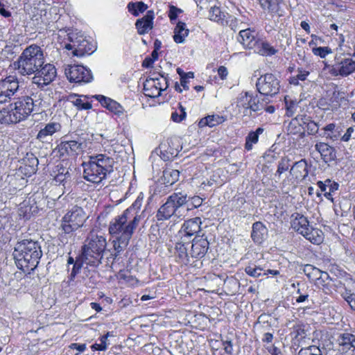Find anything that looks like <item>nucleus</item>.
I'll list each match as a JSON object with an SVG mask.
<instances>
[{"mask_svg": "<svg viewBox=\"0 0 355 355\" xmlns=\"http://www.w3.org/2000/svg\"><path fill=\"white\" fill-rule=\"evenodd\" d=\"M141 202V199L138 197L122 214L116 216L110 223L109 233L115 237L113 246L116 251V257L127 248L135 230L139 225L141 219V214L139 213Z\"/></svg>", "mask_w": 355, "mask_h": 355, "instance_id": "1", "label": "nucleus"}, {"mask_svg": "<svg viewBox=\"0 0 355 355\" xmlns=\"http://www.w3.org/2000/svg\"><path fill=\"white\" fill-rule=\"evenodd\" d=\"M115 161L106 153H99L89 157L84 162L83 178L94 184H100L114 171Z\"/></svg>", "mask_w": 355, "mask_h": 355, "instance_id": "2", "label": "nucleus"}, {"mask_svg": "<svg viewBox=\"0 0 355 355\" xmlns=\"http://www.w3.org/2000/svg\"><path fill=\"white\" fill-rule=\"evenodd\" d=\"M13 256L16 264L24 272L33 271L42 256L40 243L33 239H23L15 247Z\"/></svg>", "mask_w": 355, "mask_h": 355, "instance_id": "3", "label": "nucleus"}, {"mask_svg": "<svg viewBox=\"0 0 355 355\" xmlns=\"http://www.w3.org/2000/svg\"><path fill=\"white\" fill-rule=\"evenodd\" d=\"M44 63V56L42 49L32 44L26 47L14 63L18 73L22 76L35 73Z\"/></svg>", "mask_w": 355, "mask_h": 355, "instance_id": "4", "label": "nucleus"}, {"mask_svg": "<svg viewBox=\"0 0 355 355\" xmlns=\"http://www.w3.org/2000/svg\"><path fill=\"white\" fill-rule=\"evenodd\" d=\"M107 246L106 239L101 235H93L87 243L82 248V252L79 259L76 261L74 266L80 261L87 265L98 266L101 263L103 252Z\"/></svg>", "mask_w": 355, "mask_h": 355, "instance_id": "5", "label": "nucleus"}, {"mask_svg": "<svg viewBox=\"0 0 355 355\" xmlns=\"http://www.w3.org/2000/svg\"><path fill=\"white\" fill-rule=\"evenodd\" d=\"M33 99L29 96L19 98L10 108L1 111V121L4 123H16L26 119L33 112Z\"/></svg>", "mask_w": 355, "mask_h": 355, "instance_id": "6", "label": "nucleus"}, {"mask_svg": "<svg viewBox=\"0 0 355 355\" xmlns=\"http://www.w3.org/2000/svg\"><path fill=\"white\" fill-rule=\"evenodd\" d=\"M85 220V213L81 207L74 206L68 211L62 218L61 227L64 235L60 234L61 241L64 242V236L67 234L71 237L73 232L84 225Z\"/></svg>", "mask_w": 355, "mask_h": 355, "instance_id": "7", "label": "nucleus"}, {"mask_svg": "<svg viewBox=\"0 0 355 355\" xmlns=\"http://www.w3.org/2000/svg\"><path fill=\"white\" fill-rule=\"evenodd\" d=\"M187 193L183 191L175 192L168 197L166 202L157 211L156 218L158 220L169 219L176 214L178 209L187 202Z\"/></svg>", "mask_w": 355, "mask_h": 355, "instance_id": "8", "label": "nucleus"}, {"mask_svg": "<svg viewBox=\"0 0 355 355\" xmlns=\"http://www.w3.org/2000/svg\"><path fill=\"white\" fill-rule=\"evenodd\" d=\"M64 73L70 83L81 85L89 83L93 80L91 70L83 65H67Z\"/></svg>", "mask_w": 355, "mask_h": 355, "instance_id": "9", "label": "nucleus"}, {"mask_svg": "<svg viewBox=\"0 0 355 355\" xmlns=\"http://www.w3.org/2000/svg\"><path fill=\"white\" fill-rule=\"evenodd\" d=\"M256 87L261 94L274 96L279 91V80L273 74L266 73L258 78Z\"/></svg>", "mask_w": 355, "mask_h": 355, "instance_id": "10", "label": "nucleus"}, {"mask_svg": "<svg viewBox=\"0 0 355 355\" xmlns=\"http://www.w3.org/2000/svg\"><path fill=\"white\" fill-rule=\"evenodd\" d=\"M345 94L338 90L327 91L324 96L319 99L318 106L324 111H336L345 101Z\"/></svg>", "mask_w": 355, "mask_h": 355, "instance_id": "11", "label": "nucleus"}, {"mask_svg": "<svg viewBox=\"0 0 355 355\" xmlns=\"http://www.w3.org/2000/svg\"><path fill=\"white\" fill-rule=\"evenodd\" d=\"M168 86L167 78L163 76L159 78H148L144 83V94L150 98L158 97Z\"/></svg>", "mask_w": 355, "mask_h": 355, "instance_id": "12", "label": "nucleus"}, {"mask_svg": "<svg viewBox=\"0 0 355 355\" xmlns=\"http://www.w3.org/2000/svg\"><path fill=\"white\" fill-rule=\"evenodd\" d=\"M33 83L40 87L50 84L56 76V69L53 64H43L35 73Z\"/></svg>", "mask_w": 355, "mask_h": 355, "instance_id": "13", "label": "nucleus"}, {"mask_svg": "<svg viewBox=\"0 0 355 355\" xmlns=\"http://www.w3.org/2000/svg\"><path fill=\"white\" fill-rule=\"evenodd\" d=\"M209 243L204 235L196 236L190 245L191 257L193 262L205 257L209 249Z\"/></svg>", "mask_w": 355, "mask_h": 355, "instance_id": "14", "label": "nucleus"}, {"mask_svg": "<svg viewBox=\"0 0 355 355\" xmlns=\"http://www.w3.org/2000/svg\"><path fill=\"white\" fill-rule=\"evenodd\" d=\"M189 249H190L189 241L181 239L176 243L174 254L177 262L184 265L193 262Z\"/></svg>", "mask_w": 355, "mask_h": 355, "instance_id": "15", "label": "nucleus"}, {"mask_svg": "<svg viewBox=\"0 0 355 355\" xmlns=\"http://www.w3.org/2000/svg\"><path fill=\"white\" fill-rule=\"evenodd\" d=\"M202 221L200 218L196 217L184 221L182 225L180 234L181 239L189 240L190 237L198 233L200 230Z\"/></svg>", "mask_w": 355, "mask_h": 355, "instance_id": "16", "label": "nucleus"}, {"mask_svg": "<svg viewBox=\"0 0 355 355\" xmlns=\"http://www.w3.org/2000/svg\"><path fill=\"white\" fill-rule=\"evenodd\" d=\"M354 71H355V61L351 58L345 59L334 64L331 69V73L334 76H347Z\"/></svg>", "mask_w": 355, "mask_h": 355, "instance_id": "17", "label": "nucleus"}, {"mask_svg": "<svg viewBox=\"0 0 355 355\" xmlns=\"http://www.w3.org/2000/svg\"><path fill=\"white\" fill-rule=\"evenodd\" d=\"M155 18L154 11L148 10L146 14L141 19L137 20L135 26L139 35H144L148 33L153 28V19Z\"/></svg>", "mask_w": 355, "mask_h": 355, "instance_id": "18", "label": "nucleus"}, {"mask_svg": "<svg viewBox=\"0 0 355 355\" xmlns=\"http://www.w3.org/2000/svg\"><path fill=\"white\" fill-rule=\"evenodd\" d=\"M303 270L307 277L310 280H315L318 285L321 284L322 282H324L329 278L327 272L322 271L311 264L305 265Z\"/></svg>", "mask_w": 355, "mask_h": 355, "instance_id": "19", "label": "nucleus"}, {"mask_svg": "<svg viewBox=\"0 0 355 355\" xmlns=\"http://www.w3.org/2000/svg\"><path fill=\"white\" fill-rule=\"evenodd\" d=\"M308 174V164L304 159L295 162L290 170V175L297 182L302 181Z\"/></svg>", "mask_w": 355, "mask_h": 355, "instance_id": "20", "label": "nucleus"}, {"mask_svg": "<svg viewBox=\"0 0 355 355\" xmlns=\"http://www.w3.org/2000/svg\"><path fill=\"white\" fill-rule=\"evenodd\" d=\"M261 7L272 16H283L282 0H259Z\"/></svg>", "mask_w": 355, "mask_h": 355, "instance_id": "21", "label": "nucleus"}, {"mask_svg": "<svg viewBox=\"0 0 355 355\" xmlns=\"http://www.w3.org/2000/svg\"><path fill=\"white\" fill-rule=\"evenodd\" d=\"M291 227L292 228L303 235L309 230V222L306 217L299 213H294L291 215Z\"/></svg>", "mask_w": 355, "mask_h": 355, "instance_id": "22", "label": "nucleus"}, {"mask_svg": "<svg viewBox=\"0 0 355 355\" xmlns=\"http://www.w3.org/2000/svg\"><path fill=\"white\" fill-rule=\"evenodd\" d=\"M238 40L245 48L253 50L258 42L259 38L256 37L254 31L250 28H246L240 31Z\"/></svg>", "mask_w": 355, "mask_h": 355, "instance_id": "23", "label": "nucleus"}, {"mask_svg": "<svg viewBox=\"0 0 355 355\" xmlns=\"http://www.w3.org/2000/svg\"><path fill=\"white\" fill-rule=\"evenodd\" d=\"M19 89V82L15 76H8L0 81V92L12 96Z\"/></svg>", "mask_w": 355, "mask_h": 355, "instance_id": "24", "label": "nucleus"}, {"mask_svg": "<svg viewBox=\"0 0 355 355\" xmlns=\"http://www.w3.org/2000/svg\"><path fill=\"white\" fill-rule=\"evenodd\" d=\"M89 42L82 39L73 43V44H68L65 45V48L69 50L73 49V55L78 57L84 56L85 54L89 55L93 52L91 48L88 47Z\"/></svg>", "mask_w": 355, "mask_h": 355, "instance_id": "25", "label": "nucleus"}, {"mask_svg": "<svg viewBox=\"0 0 355 355\" xmlns=\"http://www.w3.org/2000/svg\"><path fill=\"white\" fill-rule=\"evenodd\" d=\"M60 129L61 125L59 123L49 122L39 131L37 139L42 142H46L54 133L59 132Z\"/></svg>", "mask_w": 355, "mask_h": 355, "instance_id": "26", "label": "nucleus"}, {"mask_svg": "<svg viewBox=\"0 0 355 355\" xmlns=\"http://www.w3.org/2000/svg\"><path fill=\"white\" fill-rule=\"evenodd\" d=\"M338 343L340 346L339 350L343 355L347 354V351L355 350V336L351 334H343L338 338Z\"/></svg>", "mask_w": 355, "mask_h": 355, "instance_id": "27", "label": "nucleus"}, {"mask_svg": "<svg viewBox=\"0 0 355 355\" xmlns=\"http://www.w3.org/2000/svg\"><path fill=\"white\" fill-rule=\"evenodd\" d=\"M83 150V143L77 141H63L59 146V150L63 155H78Z\"/></svg>", "mask_w": 355, "mask_h": 355, "instance_id": "28", "label": "nucleus"}, {"mask_svg": "<svg viewBox=\"0 0 355 355\" xmlns=\"http://www.w3.org/2000/svg\"><path fill=\"white\" fill-rule=\"evenodd\" d=\"M268 236L267 227L259 221L255 222L252 225L251 237L257 243H261Z\"/></svg>", "mask_w": 355, "mask_h": 355, "instance_id": "29", "label": "nucleus"}, {"mask_svg": "<svg viewBox=\"0 0 355 355\" xmlns=\"http://www.w3.org/2000/svg\"><path fill=\"white\" fill-rule=\"evenodd\" d=\"M252 99V92H245L239 94L236 100V107L239 113L243 116L248 114V105L249 101Z\"/></svg>", "mask_w": 355, "mask_h": 355, "instance_id": "30", "label": "nucleus"}, {"mask_svg": "<svg viewBox=\"0 0 355 355\" xmlns=\"http://www.w3.org/2000/svg\"><path fill=\"white\" fill-rule=\"evenodd\" d=\"M227 16L228 13L222 11L218 6H212L209 10V19L222 26H225V24H227Z\"/></svg>", "mask_w": 355, "mask_h": 355, "instance_id": "31", "label": "nucleus"}, {"mask_svg": "<svg viewBox=\"0 0 355 355\" xmlns=\"http://www.w3.org/2000/svg\"><path fill=\"white\" fill-rule=\"evenodd\" d=\"M37 158L33 154H27V157L24 159V166H21L20 168L24 171L25 175L31 176L37 171Z\"/></svg>", "mask_w": 355, "mask_h": 355, "instance_id": "32", "label": "nucleus"}, {"mask_svg": "<svg viewBox=\"0 0 355 355\" xmlns=\"http://www.w3.org/2000/svg\"><path fill=\"white\" fill-rule=\"evenodd\" d=\"M226 117L218 114L208 115L200 119L198 125L200 128L209 126L210 128L220 125L225 122Z\"/></svg>", "mask_w": 355, "mask_h": 355, "instance_id": "33", "label": "nucleus"}, {"mask_svg": "<svg viewBox=\"0 0 355 355\" xmlns=\"http://www.w3.org/2000/svg\"><path fill=\"white\" fill-rule=\"evenodd\" d=\"M254 52L263 56L275 55L277 50L268 42L259 39L257 44L253 49Z\"/></svg>", "mask_w": 355, "mask_h": 355, "instance_id": "34", "label": "nucleus"}, {"mask_svg": "<svg viewBox=\"0 0 355 355\" xmlns=\"http://www.w3.org/2000/svg\"><path fill=\"white\" fill-rule=\"evenodd\" d=\"M302 236L313 244L321 243L324 239V234L321 230L311 226H309V230H306V233Z\"/></svg>", "mask_w": 355, "mask_h": 355, "instance_id": "35", "label": "nucleus"}, {"mask_svg": "<svg viewBox=\"0 0 355 355\" xmlns=\"http://www.w3.org/2000/svg\"><path fill=\"white\" fill-rule=\"evenodd\" d=\"M179 177L180 172L178 170L168 168L164 171L161 182L166 187L171 186L179 180Z\"/></svg>", "mask_w": 355, "mask_h": 355, "instance_id": "36", "label": "nucleus"}, {"mask_svg": "<svg viewBox=\"0 0 355 355\" xmlns=\"http://www.w3.org/2000/svg\"><path fill=\"white\" fill-rule=\"evenodd\" d=\"M189 35V29L186 28L184 22L178 21L174 28L173 40L178 44L183 43Z\"/></svg>", "mask_w": 355, "mask_h": 355, "instance_id": "37", "label": "nucleus"}, {"mask_svg": "<svg viewBox=\"0 0 355 355\" xmlns=\"http://www.w3.org/2000/svg\"><path fill=\"white\" fill-rule=\"evenodd\" d=\"M84 99H82L81 96L73 94L67 96V101L71 102L73 105L77 107L78 110H89L92 108V104L85 101L87 96H83Z\"/></svg>", "mask_w": 355, "mask_h": 355, "instance_id": "38", "label": "nucleus"}, {"mask_svg": "<svg viewBox=\"0 0 355 355\" xmlns=\"http://www.w3.org/2000/svg\"><path fill=\"white\" fill-rule=\"evenodd\" d=\"M248 105V116H252V113L261 111L263 109V103L261 102L257 95L252 93V99L249 101Z\"/></svg>", "mask_w": 355, "mask_h": 355, "instance_id": "39", "label": "nucleus"}, {"mask_svg": "<svg viewBox=\"0 0 355 355\" xmlns=\"http://www.w3.org/2000/svg\"><path fill=\"white\" fill-rule=\"evenodd\" d=\"M263 129L262 128H258L256 131L251 132L248 134L245 139V148L247 150H250L252 148L253 144H255L259 141V135L262 134Z\"/></svg>", "mask_w": 355, "mask_h": 355, "instance_id": "40", "label": "nucleus"}, {"mask_svg": "<svg viewBox=\"0 0 355 355\" xmlns=\"http://www.w3.org/2000/svg\"><path fill=\"white\" fill-rule=\"evenodd\" d=\"M291 335L298 341L306 336L305 326L303 324H296L293 327Z\"/></svg>", "mask_w": 355, "mask_h": 355, "instance_id": "41", "label": "nucleus"}, {"mask_svg": "<svg viewBox=\"0 0 355 355\" xmlns=\"http://www.w3.org/2000/svg\"><path fill=\"white\" fill-rule=\"evenodd\" d=\"M69 180L70 174L67 170L64 171V169L62 172L58 173L53 179L55 184H62L64 188Z\"/></svg>", "mask_w": 355, "mask_h": 355, "instance_id": "42", "label": "nucleus"}, {"mask_svg": "<svg viewBox=\"0 0 355 355\" xmlns=\"http://www.w3.org/2000/svg\"><path fill=\"white\" fill-rule=\"evenodd\" d=\"M291 159L288 157H283L278 162L277 169L275 173V176H278L280 178L281 175L286 171L290 166Z\"/></svg>", "mask_w": 355, "mask_h": 355, "instance_id": "43", "label": "nucleus"}, {"mask_svg": "<svg viewBox=\"0 0 355 355\" xmlns=\"http://www.w3.org/2000/svg\"><path fill=\"white\" fill-rule=\"evenodd\" d=\"M327 184H328L327 192L324 193V196L327 199L333 201V193L338 189L339 184L329 179H327Z\"/></svg>", "mask_w": 355, "mask_h": 355, "instance_id": "44", "label": "nucleus"}, {"mask_svg": "<svg viewBox=\"0 0 355 355\" xmlns=\"http://www.w3.org/2000/svg\"><path fill=\"white\" fill-rule=\"evenodd\" d=\"M96 98L101 102L103 105L107 107L109 110H116V107H119L116 102L111 100L110 98H106L104 96L99 95L96 96Z\"/></svg>", "mask_w": 355, "mask_h": 355, "instance_id": "45", "label": "nucleus"}, {"mask_svg": "<svg viewBox=\"0 0 355 355\" xmlns=\"http://www.w3.org/2000/svg\"><path fill=\"white\" fill-rule=\"evenodd\" d=\"M225 25L229 26L232 30L236 31L242 28L243 22L240 21L235 17L228 14V16L227 17V24Z\"/></svg>", "mask_w": 355, "mask_h": 355, "instance_id": "46", "label": "nucleus"}, {"mask_svg": "<svg viewBox=\"0 0 355 355\" xmlns=\"http://www.w3.org/2000/svg\"><path fill=\"white\" fill-rule=\"evenodd\" d=\"M298 355H323L322 354L321 349L315 346H309L308 347L302 348L299 352Z\"/></svg>", "mask_w": 355, "mask_h": 355, "instance_id": "47", "label": "nucleus"}, {"mask_svg": "<svg viewBox=\"0 0 355 355\" xmlns=\"http://www.w3.org/2000/svg\"><path fill=\"white\" fill-rule=\"evenodd\" d=\"M315 148L317 151H318L320 153L321 156L323 157H326L328 155H331L333 151V148L331 146H329L326 143L322 142L316 144L315 146Z\"/></svg>", "mask_w": 355, "mask_h": 355, "instance_id": "48", "label": "nucleus"}, {"mask_svg": "<svg viewBox=\"0 0 355 355\" xmlns=\"http://www.w3.org/2000/svg\"><path fill=\"white\" fill-rule=\"evenodd\" d=\"M110 336H113L112 333L107 332L105 335L103 336L100 338V341H101V345H98L97 343H95L92 346V349L94 350L105 351L107 347V339L108 337Z\"/></svg>", "mask_w": 355, "mask_h": 355, "instance_id": "49", "label": "nucleus"}, {"mask_svg": "<svg viewBox=\"0 0 355 355\" xmlns=\"http://www.w3.org/2000/svg\"><path fill=\"white\" fill-rule=\"evenodd\" d=\"M263 268L259 266L250 265L245 267V272L250 276L253 277H259L263 274L261 273Z\"/></svg>", "mask_w": 355, "mask_h": 355, "instance_id": "50", "label": "nucleus"}, {"mask_svg": "<svg viewBox=\"0 0 355 355\" xmlns=\"http://www.w3.org/2000/svg\"><path fill=\"white\" fill-rule=\"evenodd\" d=\"M312 52L314 55L320 56L322 58H324L327 55L331 53V49L328 46H320L313 48Z\"/></svg>", "mask_w": 355, "mask_h": 355, "instance_id": "51", "label": "nucleus"}, {"mask_svg": "<svg viewBox=\"0 0 355 355\" xmlns=\"http://www.w3.org/2000/svg\"><path fill=\"white\" fill-rule=\"evenodd\" d=\"M180 113L175 111L171 114V119L175 122H181L186 117V112L182 105H180Z\"/></svg>", "mask_w": 355, "mask_h": 355, "instance_id": "52", "label": "nucleus"}, {"mask_svg": "<svg viewBox=\"0 0 355 355\" xmlns=\"http://www.w3.org/2000/svg\"><path fill=\"white\" fill-rule=\"evenodd\" d=\"M19 214L20 216H23L24 219H29L31 218V207L29 206L24 205L21 206L19 209Z\"/></svg>", "mask_w": 355, "mask_h": 355, "instance_id": "53", "label": "nucleus"}, {"mask_svg": "<svg viewBox=\"0 0 355 355\" xmlns=\"http://www.w3.org/2000/svg\"><path fill=\"white\" fill-rule=\"evenodd\" d=\"M136 7L137 9L132 12L134 16H138L140 12H144L148 8L147 5L142 1L137 2Z\"/></svg>", "mask_w": 355, "mask_h": 355, "instance_id": "54", "label": "nucleus"}, {"mask_svg": "<svg viewBox=\"0 0 355 355\" xmlns=\"http://www.w3.org/2000/svg\"><path fill=\"white\" fill-rule=\"evenodd\" d=\"M310 74L309 71L306 70L302 67H299L297 69V78L301 81H304L308 76Z\"/></svg>", "mask_w": 355, "mask_h": 355, "instance_id": "55", "label": "nucleus"}, {"mask_svg": "<svg viewBox=\"0 0 355 355\" xmlns=\"http://www.w3.org/2000/svg\"><path fill=\"white\" fill-rule=\"evenodd\" d=\"M311 290H309V291H304V293H300V295L297 296L295 297V301L297 303H302L305 302H309V291Z\"/></svg>", "mask_w": 355, "mask_h": 355, "instance_id": "56", "label": "nucleus"}, {"mask_svg": "<svg viewBox=\"0 0 355 355\" xmlns=\"http://www.w3.org/2000/svg\"><path fill=\"white\" fill-rule=\"evenodd\" d=\"M223 349L226 354H231L233 352V345L231 340L223 341Z\"/></svg>", "mask_w": 355, "mask_h": 355, "instance_id": "57", "label": "nucleus"}, {"mask_svg": "<svg viewBox=\"0 0 355 355\" xmlns=\"http://www.w3.org/2000/svg\"><path fill=\"white\" fill-rule=\"evenodd\" d=\"M181 12L180 9H178L174 6L170 8L168 17L171 21L176 19L178 14Z\"/></svg>", "mask_w": 355, "mask_h": 355, "instance_id": "58", "label": "nucleus"}, {"mask_svg": "<svg viewBox=\"0 0 355 355\" xmlns=\"http://www.w3.org/2000/svg\"><path fill=\"white\" fill-rule=\"evenodd\" d=\"M335 127L336 125L334 123H329L325 127H324L323 130L326 132L327 138H333V136L329 132L332 133L335 129Z\"/></svg>", "mask_w": 355, "mask_h": 355, "instance_id": "59", "label": "nucleus"}, {"mask_svg": "<svg viewBox=\"0 0 355 355\" xmlns=\"http://www.w3.org/2000/svg\"><path fill=\"white\" fill-rule=\"evenodd\" d=\"M189 198H191V204L193 207L197 208L200 207L202 205V199L200 198L199 196H193L192 198L188 197L187 200Z\"/></svg>", "mask_w": 355, "mask_h": 355, "instance_id": "60", "label": "nucleus"}, {"mask_svg": "<svg viewBox=\"0 0 355 355\" xmlns=\"http://www.w3.org/2000/svg\"><path fill=\"white\" fill-rule=\"evenodd\" d=\"M218 74L222 80L226 79L228 74L227 69L224 66H220L218 69Z\"/></svg>", "mask_w": 355, "mask_h": 355, "instance_id": "61", "label": "nucleus"}, {"mask_svg": "<svg viewBox=\"0 0 355 355\" xmlns=\"http://www.w3.org/2000/svg\"><path fill=\"white\" fill-rule=\"evenodd\" d=\"M354 132V128L352 127H349L347 129L345 133L342 137L341 139L343 141H348L352 136V134Z\"/></svg>", "mask_w": 355, "mask_h": 355, "instance_id": "62", "label": "nucleus"}, {"mask_svg": "<svg viewBox=\"0 0 355 355\" xmlns=\"http://www.w3.org/2000/svg\"><path fill=\"white\" fill-rule=\"evenodd\" d=\"M355 294L354 293H351V291L349 290H347V289H345V291L341 293V296L343 297V298L347 302H349V300L352 298V297H354V295Z\"/></svg>", "mask_w": 355, "mask_h": 355, "instance_id": "63", "label": "nucleus"}, {"mask_svg": "<svg viewBox=\"0 0 355 355\" xmlns=\"http://www.w3.org/2000/svg\"><path fill=\"white\" fill-rule=\"evenodd\" d=\"M154 62L153 58L146 57L142 62V67L145 68L152 67Z\"/></svg>", "mask_w": 355, "mask_h": 355, "instance_id": "64", "label": "nucleus"}]
</instances>
